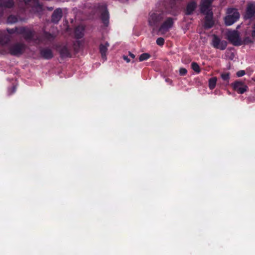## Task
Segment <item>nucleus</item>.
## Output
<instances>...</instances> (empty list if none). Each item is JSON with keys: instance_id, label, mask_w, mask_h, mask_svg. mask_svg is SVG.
<instances>
[{"instance_id": "obj_25", "label": "nucleus", "mask_w": 255, "mask_h": 255, "mask_svg": "<svg viewBox=\"0 0 255 255\" xmlns=\"http://www.w3.org/2000/svg\"><path fill=\"white\" fill-rule=\"evenodd\" d=\"M123 59L127 62L128 63L130 62L129 59L126 56H123Z\"/></svg>"}, {"instance_id": "obj_1", "label": "nucleus", "mask_w": 255, "mask_h": 255, "mask_svg": "<svg viewBox=\"0 0 255 255\" xmlns=\"http://www.w3.org/2000/svg\"><path fill=\"white\" fill-rule=\"evenodd\" d=\"M213 0H204L201 4V11L206 14L205 27L206 28H210L213 25L212 20L213 13L209 9L210 4Z\"/></svg>"}, {"instance_id": "obj_3", "label": "nucleus", "mask_w": 255, "mask_h": 255, "mask_svg": "<svg viewBox=\"0 0 255 255\" xmlns=\"http://www.w3.org/2000/svg\"><path fill=\"white\" fill-rule=\"evenodd\" d=\"M233 89L238 93L242 94L247 91L248 89V86L244 82L237 80L231 84Z\"/></svg>"}, {"instance_id": "obj_5", "label": "nucleus", "mask_w": 255, "mask_h": 255, "mask_svg": "<svg viewBox=\"0 0 255 255\" xmlns=\"http://www.w3.org/2000/svg\"><path fill=\"white\" fill-rule=\"evenodd\" d=\"M212 44L216 48L224 50L226 48L227 43L226 41L222 40L218 36L213 35Z\"/></svg>"}, {"instance_id": "obj_17", "label": "nucleus", "mask_w": 255, "mask_h": 255, "mask_svg": "<svg viewBox=\"0 0 255 255\" xmlns=\"http://www.w3.org/2000/svg\"><path fill=\"white\" fill-rule=\"evenodd\" d=\"M75 35L78 38L81 37L83 35V28L82 27H79L75 30Z\"/></svg>"}, {"instance_id": "obj_26", "label": "nucleus", "mask_w": 255, "mask_h": 255, "mask_svg": "<svg viewBox=\"0 0 255 255\" xmlns=\"http://www.w3.org/2000/svg\"><path fill=\"white\" fill-rule=\"evenodd\" d=\"M252 35L253 37H255V25L254 29H253V30L252 31Z\"/></svg>"}, {"instance_id": "obj_29", "label": "nucleus", "mask_w": 255, "mask_h": 255, "mask_svg": "<svg viewBox=\"0 0 255 255\" xmlns=\"http://www.w3.org/2000/svg\"><path fill=\"white\" fill-rule=\"evenodd\" d=\"M77 44L78 45H79L80 44V42L79 41H77V42L74 44V48H75V49H76V50H77V48H76V44Z\"/></svg>"}, {"instance_id": "obj_14", "label": "nucleus", "mask_w": 255, "mask_h": 255, "mask_svg": "<svg viewBox=\"0 0 255 255\" xmlns=\"http://www.w3.org/2000/svg\"><path fill=\"white\" fill-rule=\"evenodd\" d=\"M196 4L195 2H192L191 3H189L187 6L186 14H191L194 10L195 8H196Z\"/></svg>"}, {"instance_id": "obj_11", "label": "nucleus", "mask_w": 255, "mask_h": 255, "mask_svg": "<svg viewBox=\"0 0 255 255\" xmlns=\"http://www.w3.org/2000/svg\"><path fill=\"white\" fill-rule=\"evenodd\" d=\"M62 17V10L61 9H56L52 16V20L54 22H57Z\"/></svg>"}, {"instance_id": "obj_9", "label": "nucleus", "mask_w": 255, "mask_h": 255, "mask_svg": "<svg viewBox=\"0 0 255 255\" xmlns=\"http://www.w3.org/2000/svg\"><path fill=\"white\" fill-rule=\"evenodd\" d=\"M101 12V18L105 25H107L109 23V14L107 10L105 5H102L99 9Z\"/></svg>"}, {"instance_id": "obj_23", "label": "nucleus", "mask_w": 255, "mask_h": 255, "mask_svg": "<svg viewBox=\"0 0 255 255\" xmlns=\"http://www.w3.org/2000/svg\"><path fill=\"white\" fill-rule=\"evenodd\" d=\"M246 74V72L244 70H240L237 72V76L238 77H241L244 76Z\"/></svg>"}, {"instance_id": "obj_28", "label": "nucleus", "mask_w": 255, "mask_h": 255, "mask_svg": "<svg viewBox=\"0 0 255 255\" xmlns=\"http://www.w3.org/2000/svg\"><path fill=\"white\" fill-rule=\"evenodd\" d=\"M15 91V87L13 86L12 88L11 91L9 93L12 94V93H14Z\"/></svg>"}, {"instance_id": "obj_22", "label": "nucleus", "mask_w": 255, "mask_h": 255, "mask_svg": "<svg viewBox=\"0 0 255 255\" xmlns=\"http://www.w3.org/2000/svg\"><path fill=\"white\" fill-rule=\"evenodd\" d=\"M164 39L163 38L160 37L157 39L156 43L160 46H162L164 44Z\"/></svg>"}, {"instance_id": "obj_2", "label": "nucleus", "mask_w": 255, "mask_h": 255, "mask_svg": "<svg viewBox=\"0 0 255 255\" xmlns=\"http://www.w3.org/2000/svg\"><path fill=\"white\" fill-rule=\"evenodd\" d=\"M227 15L225 17V23L227 25H231L240 17V14L236 9L229 8L227 10Z\"/></svg>"}, {"instance_id": "obj_27", "label": "nucleus", "mask_w": 255, "mask_h": 255, "mask_svg": "<svg viewBox=\"0 0 255 255\" xmlns=\"http://www.w3.org/2000/svg\"><path fill=\"white\" fill-rule=\"evenodd\" d=\"M129 55L130 56V57H131L132 59H134L135 58V55L130 53V52H129Z\"/></svg>"}, {"instance_id": "obj_24", "label": "nucleus", "mask_w": 255, "mask_h": 255, "mask_svg": "<svg viewBox=\"0 0 255 255\" xmlns=\"http://www.w3.org/2000/svg\"><path fill=\"white\" fill-rule=\"evenodd\" d=\"M187 70L185 68H181L179 70L180 74L181 75H185L187 73Z\"/></svg>"}, {"instance_id": "obj_7", "label": "nucleus", "mask_w": 255, "mask_h": 255, "mask_svg": "<svg viewBox=\"0 0 255 255\" xmlns=\"http://www.w3.org/2000/svg\"><path fill=\"white\" fill-rule=\"evenodd\" d=\"M162 18V15L159 13L150 12L148 18V23L151 26H154Z\"/></svg>"}, {"instance_id": "obj_21", "label": "nucleus", "mask_w": 255, "mask_h": 255, "mask_svg": "<svg viewBox=\"0 0 255 255\" xmlns=\"http://www.w3.org/2000/svg\"><path fill=\"white\" fill-rule=\"evenodd\" d=\"M222 78L225 81H228L230 79V74L229 73H225L221 75Z\"/></svg>"}, {"instance_id": "obj_30", "label": "nucleus", "mask_w": 255, "mask_h": 255, "mask_svg": "<svg viewBox=\"0 0 255 255\" xmlns=\"http://www.w3.org/2000/svg\"><path fill=\"white\" fill-rule=\"evenodd\" d=\"M251 42H252L251 40H248L247 39H245V42L246 43H248Z\"/></svg>"}, {"instance_id": "obj_13", "label": "nucleus", "mask_w": 255, "mask_h": 255, "mask_svg": "<svg viewBox=\"0 0 255 255\" xmlns=\"http://www.w3.org/2000/svg\"><path fill=\"white\" fill-rule=\"evenodd\" d=\"M41 55L46 59H49L52 57L53 54L49 49H44L41 52Z\"/></svg>"}, {"instance_id": "obj_18", "label": "nucleus", "mask_w": 255, "mask_h": 255, "mask_svg": "<svg viewBox=\"0 0 255 255\" xmlns=\"http://www.w3.org/2000/svg\"><path fill=\"white\" fill-rule=\"evenodd\" d=\"M150 57V55L147 53H144L141 54L139 57V60L140 61H143L144 60H146L149 58Z\"/></svg>"}, {"instance_id": "obj_6", "label": "nucleus", "mask_w": 255, "mask_h": 255, "mask_svg": "<svg viewBox=\"0 0 255 255\" xmlns=\"http://www.w3.org/2000/svg\"><path fill=\"white\" fill-rule=\"evenodd\" d=\"M173 19L172 18H167L161 25L159 31L162 34L167 32L173 25Z\"/></svg>"}, {"instance_id": "obj_10", "label": "nucleus", "mask_w": 255, "mask_h": 255, "mask_svg": "<svg viewBox=\"0 0 255 255\" xmlns=\"http://www.w3.org/2000/svg\"><path fill=\"white\" fill-rule=\"evenodd\" d=\"M255 13V3H249L248 5L247 11L245 15L246 19L250 18L253 17Z\"/></svg>"}, {"instance_id": "obj_12", "label": "nucleus", "mask_w": 255, "mask_h": 255, "mask_svg": "<svg viewBox=\"0 0 255 255\" xmlns=\"http://www.w3.org/2000/svg\"><path fill=\"white\" fill-rule=\"evenodd\" d=\"M109 46V44L107 42H106L105 44H101L100 46V51L102 57L104 60L106 59V55Z\"/></svg>"}, {"instance_id": "obj_20", "label": "nucleus", "mask_w": 255, "mask_h": 255, "mask_svg": "<svg viewBox=\"0 0 255 255\" xmlns=\"http://www.w3.org/2000/svg\"><path fill=\"white\" fill-rule=\"evenodd\" d=\"M17 20V18L14 15H11L9 16L7 18V22L10 23H14L16 22Z\"/></svg>"}, {"instance_id": "obj_15", "label": "nucleus", "mask_w": 255, "mask_h": 255, "mask_svg": "<svg viewBox=\"0 0 255 255\" xmlns=\"http://www.w3.org/2000/svg\"><path fill=\"white\" fill-rule=\"evenodd\" d=\"M217 78L216 77H213L210 79L209 81V87L210 89H213L215 88L217 83Z\"/></svg>"}, {"instance_id": "obj_8", "label": "nucleus", "mask_w": 255, "mask_h": 255, "mask_svg": "<svg viewBox=\"0 0 255 255\" xmlns=\"http://www.w3.org/2000/svg\"><path fill=\"white\" fill-rule=\"evenodd\" d=\"M24 46L21 44H14L10 46L9 51L12 55H19L23 52Z\"/></svg>"}, {"instance_id": "obj_16", "label": "nucleus", "mask_w": 255, "mask_h": 255, "mask_svg": "<svg viewBox=\"0 0 255 255\" xmlns=\"http://www.w3.org/2000/svg\"><path fill=\"white\" fill-rule=\"evenodd\" d=\"M0 1L1 4L6 7H10L13 4L12 0H0Z\"/></svg>"}, {"instance_id": "obj_19", "label": "nucleus", "mask_w": 255, "mask_h": 255, "mask_svg": "<svg viewBox=\"0 0 255 255\" xmlns=\"http://www.w3.org/2000/svg\"><path fill=\"white\" fill-rule=\"evenodd\" d=\"M192 68L193 70L197 73L200 72V68L199 65L195 62H193L191 64Z\"/></svg>"}, {"instance_id": "obj_4", "label": "nucleus", "mask_w": 255, "mask_h": 255, "mask_svg": "<svg viewBox=\"0 0 255 255\" xmlns=\"http://www.w3.org/2000/svg\"><path fill=\"white\" fill-rule=\"evenodd\" d=\"M227 36L228 39L234 45L241 44V40L237 31L229 30L227 33Z\"/></svg>"}]
</instances>
